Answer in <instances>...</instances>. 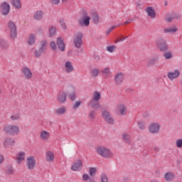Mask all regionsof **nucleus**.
I'll use <instances>...</instances> for the list:
<instances>
[{
	"label": "nucleus",
	"instance_id": "nucleus-62",
	"mask_svg": "<svg viewBox=\"0 0 182 182\" xmlns=\"http://www.w3.org/2000/svg\"><path fill=\"white\" fill-rule=\"evenodd\" d=\"M109 33H110V32H109V30L106 32V35H109Z\"/></svg>",
	"mask_w": 182,
	"mask_h": 182
},
{
	"label": "nucleus",
	"instance_id": "nucleus-5",
	"mask_svg": "<svg viewBox=\"0 0 182 182\" xmlns=\"http://www.w3.org/2000/svg\"><path fill=\"white\" fill-rule=\"evenodd\" d=\"M0 12L3 16H8L11 12V5L6 1H4L0 4Z\"/></svg>",
	"mask_w": 182,
	"mask_h": 182
},
{
	"label": "nucleus",
	"instance_id": "nucleus-61",
	"mask_svg": "<svg viewBox=\"0 0 182 182\" xmlns=\"http://www.w3.org/2000/svg\"><path fill=\"white\" fill-rule=\"evenodd\" d=\"M62 2H63V4H65V3H66V2H69V0H62Z\"/></svg>",
	"mask_w": 182,
	"mask_h": 182
},
{
	"label": "nucleus",
	"instance_id": "nucleus-24",
	"mask_svg": "<svg viewBox=\"0 0 182 182\" xmlns=\"http://www.w3.org/2000/svg\"><path fill=\"white\" fill-rule=\"evenodd\" d=\"M10 4H11L12 6L15 8V9H22V2L21 0H9Z\"/></svg>",
	"mask_w": 182,
	"mask_h": 182
},
{
	"label": "nucleus",
	"instance_id": "nucleus-57",
	"mask_svg": "<svg viewBox=\"0 0 182 182\" xmlns=\"http://www.w3.org/2000/svg\"><path fill=\"white\" fill-rule=\"evenodd\" d=\"M126 38L122 36L118 40L117 42H123V41H125Z\"/></svg>",
	"mask_w": 182,
	"mask_h": 182
},
{
	"label": "nucleus",
	"instance_id": "nucleus-33",
	"mask_svg": "<svg viewBox=\"0 0 182 182\" xmlns=\"http://www.w3.org/2000/svg\"><path fill=\"white\" fill-rule=\"evenodd\" d=\"M164 178L166 181H173V180L176 178V175L171 172H168L165 173Z\"/></svg>",
	"mask_w": 182,
	"mask_h": 182
},
{
	"label": "nucleus",
	"instance_id": "nucleus-60",
	"mask_svg": "<svg viewBox=\"0 0 182 182\" xmlns=\"http://www.w3.org/2000/svg\"><path fill=\"white\" fill-rule=\"evenodd\" d=\"M116 26H112L109 29V32H112V31H113V29H115Z\"/></svg>",
	"mask_w": 182,
	"mask_h": 182
},
{
	"label": "nucleus",
	"instance_id": "nucleus-34",
	"mask_svg": "<svg viewBox=\"0 0 182 182\" xmlns=\"http://www.w3.org/2000/svg\"><path fill=\"white\" fill-rule=\"evenodd\" d=\"M100 74V70L98 68H92L90 70V76L91 77H97Z\"/></svg>",
	"mask_w": 182,
	"mask_h": 182
},
{
	"label": "nucleus",
	"instance_id": "nucleus-31",
	"mask_svg": "<svg viewBox=\"0 0 182 182\" xmlns=\"http://www.w3.org/2000/svg\"><path fill=\"white\" fill-rule=\"evenodd\" d=\"M82 180L84 182H95V178H93L92 176H90V174L87 173H83L82 175Z\"/></svg>",
	"mask_w": 182,
	"mask_h": 182
},
{
	"label": "nucleus",
	"instance_id": "nucleus-14",
	"mask_svg": "<svg viewBox=\"0 0 182 182\" xmlns=\"http://www.w3.org/2000/svg\"><path fill=\"white\" fill-rule=\"evenodd\" d=\"M56 43H57V46H58V49L61 52H65V50H66V45L65 44L63 38L58 37Z\"/></svg>",
	"mask_w": 182,
	"mask_h": 182
},
{
	"label": "nucleus",
	"instance_id": "nucleus-18",
	"mask_svg": "<svg viewBox=\"0 0 182 182\" xmlns=\"http://www.w3.org/2000/svg\"><path fill=\"white\" fill-rule=\"evenodd\" d=\"M40 139L42 141H49L50 139V132L43 130L40 132Z\"/></svg>",
	"mask_w": 182,
	"mask_h": 182
},
{
	"label": "nucleus",
	"instance_id": "nucleus-25",
	"mask_svg": "<svg viewBox=\"0 0 182 182\" xmlns=\"http://www.w3.org/2000/svg\"><path fill=\"white\" fill-rule=\"evenodd\" d=\"M117 109L121 116H124L127 114V108L126 107V105L121 104L117 106Z\"/></svg>",
	"mask_w": 182,
	"mask_h": 182
},
{
	"label": "nucleus",
	"instance_id": "nucleus-10",
	"mask_svg": "<svg viewBox=\"0 0 182 182\" xmlns=\"http://www.w3.org/2000/svg\"><path fill=\"white\" fill-rule=\"evenodd\" d=\"M26 166L28 170H33L36 167V158L35 156H28L27 158Z\"/></svg>",
	"mask_w": 182,
	"mask_h": 182
},
{
	"label": "nucleus",
	"instance_id": "nucleus-50",
	"mask_svg": "<svg viewBox=\"0 0 182 182\" xmlns=\"http://www.w3.org/2000/svg\"><path fill=\"white\" fill-rule=\"evenodd\" d=\"M6 174H8L9 176L11 174H14V168H12V167L8 168L6 170Z\"/></svg>",
	"mask_w": 182,
	"mask_h": 182
},
{
	"label": "nucleus",
	"instance_id": "nucleus-2",
	"mask_svg": "<svg viewBox=\"0 0 182 182\" xmlns=\"http://www.w3.org/2000/svg\"><path fill=\"white\" fill-rule=\"evenodd\" d=\"M3 130L6 134H10V136H16L21 133V128L16 124H6Z\"/></svg>",
	"mask_w": 182,
	"mask_h": 182
},
{
	"label": "nucleus",
	"instance_id": "nucleus-52",
	"mask_svg": "<svg viewBox=\"0 0 182 182\" xmlns=\"http://www.w3.org/2000/svg\"><path fill=\"white\" fill-rule=\"evenodd\" d=\"M90 118L92 119V120H93V119H95V116H96V112L95 111H91L89 114Z\"/></svg>",
	"mask_w": 182,
	"mask_h": 182
},
{
	"label": "nucleus",
	"instance_id": "nucleus-40",
	"mask_svg": "<svg viewBox=\"0 0 182 182\" xmlns=\"http://www.w3.org/2000/svg\"><path fill=\"white\" fill-rule=\"evenodd\" d=\"M46 46H48V41H43L41 42V46L39 49L43 50L44 53L46 52Z\"/></svg>",
	"mask_w": 182,
	"mask_h": 182
},
{
	"label": "nucleus",
	"instance_id": "nucleus-59",
	"mask_svg": "<svg viewBox=\"0 0 182 182\" xmlns=\"http://www.w3.org/2000/svg\"><path fill=\"white\" fill-rule=\"evenodd\" d=\"M171 21H173V18L171 17L166 18V21L167 22H171Z\"/></svg>",
	"mask_w": 182,
	"mask_h": 182
},
{
	"label": "nucleus",
	"instance_id": "nucleus-26",
	"mask_svg": "<svg viewBox=\"0 0 182 182\" xmlns=\"http://www.w3.org/2000/svg\"><path fill=\"white\" fill-rule=\"evenodd\" d=\"M88 106L92 107V109H95V110H97V109H100V102H99V101L91 100V101L88 103Z\"/></svg>",
	"mask_w": 182,
	"mask_h": 182
},
{
	"label": "nucleus",
	"instance_id": "nucleus-9",
	"mask_svg": "<svg viewBox=\"0 0 182 182\" xmlns=\"http://www.w3.org/2000/svg\"><path fill=\"white\" fill-rule=\"evenodd\" d=\"M21 73H22L23 77H24V79H26V80H31V79H32L33 77L32 71L28 67L22 68Z\"/></svg>",
	"mask_w": 182,
	"mask_h": 182
},
{
	"label": "nucleus",
	"instance_id": "nucleus-45",
	"mask_svg": "<svg viewBox=\"0 0 182 182\" xmlns=\"http://www.w3.org/2000/svg\"><path fill=\"white\" fill-rule=\"evenodd\" d=\"M50 48L52 50H58V46H56V43L53 41H50Z\"/></svg>",
	"mask_w": 182,
	"mask_h": 182
},
{
	"label": "nucleus",
	"instance_id": "nucleus-37",
	"mask_svg": "<svg viewBox=\"0 0 182 182\" xmlns=\"http://www.w3.org/2000/svg\"><path fill=\"white\" fill-rule=\"evenodd\" d=\"M177 31H178L177 27L174 26V27H171L169 28H165L164 30V32H165V33H174L177 32Z\"/></svg>",
	"mask_w": 182,
	"mask_h": 182
},
{
	"label": "nucleus",
	"instance_id": "nucleus-19",
	"mask_svg": "<svg viewBox=\"0 0 182 182\" xmlns=\"http://www.w3.org/2000/svg\"><path fill=\"white\" fill-rule=\"evenodd\" d=\"M64 68L66 73H72V72L75 71V67L73 66V63L69 60L65 61Z\"/></svg>",
	"mask_w": 182,
	"mask_h": 182
},
{
	"label": "nucleus",
	"instance_id": "nucleus-47",
	"mask_svg": "<svg viewBox=\"0 0 182 182\" xmlns=\"http://www.w3.org/2000/svg\"><path fill=\"white\" fill-rule=\"evenodd\" d=\"M68 97H69L70 100L75 102V100H76V93L75 92L70 93L68 95Z\"/></svg>",
	"mask_w": 182,
	"mask_h": 182
},
{
	"label": "nucleus",
	"instance_id": "nucleus-51",
	"mask_svg": "<svg viewBox=\"0 0 182 182\" xmlns=\"http://www.w3.org/2000/svg\"><path fill=\"white\" fill-rule=\"evenodd\" d=\"M176 147H178V149H181L182 147V139H178L176 141Z\"/></svg>",
	"mask_w": 182,
	"mask_h": 182
},
{
	"label": "nucleus",
	"instance_id": "nucleus-22",
	"mask_svg": "<svg viewBox=\"0 0 182 182\" xmlns=\"http://www.w3.org/2000/svg\"><path fill=\"white\" fill-rule=\"evenodd\" d=\"M46 160L48 163H52L55 160V154L52 151H48L46 153Z\"/></svg>",
	"mask_w": 182,
	"mask_h": 182
},
{
	"label": "nucleus",
	"instance_id": "nucleus-28",
	"mask_svg": "<svg viewBox=\"0 0 182 182\" xmlns=\"http://www.w3.org/2000/svg\"><path fill=\"white\" fill-rule=\"evenodd\" d=\"M9 48V43L5 39H0V48L6 50Z\"/></svg>",
	"mask_w": 182,
	"mask_h": 182
},
{
	"label": "nucleus",
	"instance_id": "nucleus-41",
	"mask_svg": "<svg viewBox=\"0 0 182 182\" xmlns=\"http://www.w3.org/2000/svg\"><path fill=\"white\" fill-rule=\"evenodd\" d=\"M56 33V27L55 26H51L50 28H49V36L50 38H52V36H54Z\"/></svg>",
	"mask_w": 182,
	"mask_h": 182
},
{
	"label": "nucleus",
	"instance_id": "nucleus-15",
	"mask_svg": "<svg viewBox=\"0 0 182 182\" xmlns=\"http://www.w3.org/2000/svg\"><path fill=\"white\" fill-rule=\"evenodd\" d=\"M26 158V153L23 151H19L16 156V161L17 164H21V163H23L25 159Z\"/></svg>",
	"mask_w": 182,
	"mask_h": 182
},
{
	"label": "nucleus",
	"instance_id": "nucleus-8",
	"mask_svg": "<svg viewBox=\"0 0 182 182\" xmlns=\"http://www.w3.org/2000/svg\"><path fill=\"white\" fill-rule=\"evenodd\" d=\"M82 38L83 34H82V33H77L74 36V45L77 49H80V47L83 43V41H82Z\"/></svg>",
	"mask_w": 182,
	"mask_h": 182
},
{
	"label": "nucleus",
	"instance_id": "nucleus-21",
	"mask_svg": "<svg viewBox=\"0 0 182 182\" xmlns=\"http://www.w3.org/2000/svg\"><path fill=\"white\" fill-rule=\"evenodd\" d=\"M100 99H102V92L97 90L94 91L92 95L91 100H94L95 102H100Z\"/></svg>",
	"mask_w": 182,
	"mask_h": 182
},
{
	"label": "nucleus",
	"instance_id": "nucleus-27",
	"mask_svg": "<svg viewBox=\"0 0 182 182\" xmlns=\"http://www.w3.org/2000/svg\"><path fill=\"white\" fill-rule=\"evenodd\" d=\"M36 42V36L35 34H31L28 36V38L27 41L28 45H29L30 46H32L35 45Z\"/></svg>",
	"mask_w": 182,
	"mask_h": 182
},
{
	"label": "nucleus",
	"instance_id": "nucleus-49",
	"mask_svg": "<svg viewBox=\"0 0 182 182\" xmlns=\"http://www.w3.org/2000/svg\"><path fill=\"white\" fill-rule=\"evenodd\" d=\"M101 181L102 182H109V178H107V176H106V174H102L101 176Z\"/></svg>",
	"mask_w": 182,
	"mask_h": 182
},
{
	"label": "nucleus",
	"instance_id": "nucleus-35",
	"mask_svg": "<svg viewBox=\"0 0 182 182\" xmlns=\"http://www.w3.org/2000/svg\"><path fill=\"white\" fill-rule=\"evenodd\" d=\"M122 140H124V143H127V144H130V143H132V137H130L129 134H123Z\"/></svg>",
	"mask_w": 182,
	"mask_h": 182
},
{
	"label": "nucleus",
	"instance_id": "nucleus-42",
	"mask_svg": "<svg viewBox=\"0 0 182 182\" xmlns=\"http://www.w3.org/2000/svg\"><path fill=\"white\" fill-rule=\"evenodd\" d=\"M164 58L166 60L171 59L173 58V53L171 51H166L164 53Z\"/></svg>",
	"mask_w": 182,
	"mask_h": 182
},
{
	"label": "nucleus",
	"instance_id": "nucleus-3",
	"mask_svg": "<svg viewBox=\"0 0 182 182\" xmlns=\"http://www.w3.org/2000/svg\"><path fill=\"white\" fill-rule=\"evenodd\" d=\"M78 25L89 28L90 25V16L87 14V11H83L82 17L78 20Z\"/></svg>",
	"mask_w": 182,
	"mask_h": 182
},
{
	"label": "nucleus",
	"instance_id": "nucleus-6",
	"mask_svg": "<svg viewBox=\"0 0 182 182\" xmlns=\"http://www.w3.org/2000/svg\"><path fill=\"white\" fill-rule=\"evenodd\" d=\"M102 117L108 124H114V118L112 116V114L107 110H104L102 112Z\"/></svg>",
	"mask_w": 182,
	"mask_h": 182
},
{
	"label": "nucleus",
	"instance_id": "nucleus-44",
	"mask_svg": "<svg viewBox=\"0 0 182 182\" xmlns=\"http://www.w3.org/2000/svg\"><path fill=\"white\" fill-rule=\"evenodd\" d=\"M43 53H45V51H43L39 48L38 50H35L34 55L36 58H41V55H43Z\"/></svg>",
	"mask_w": 182,
	"mask_h": 182
},
{
	"label": "nucleus",
	"instance_id": "nucleus-43",
	"mask_svg": "<svg viewBox=\"0 0 182 182\" xmlns=\"http://www.w3.org/2000/svg\"><path fill=\"white\" fill-rule=\"evenodd\" d=\"M137 124L140 130H144L146 129V123L143 121H138Z\"/></svg>",
	"mask_w": 182,
	"mask_h": 182
},
{
	"label": "nucleus",
	"instance_id": "nucleus-38",
	"mask_svg": "<svg viewBox=\"0 0 182 182\" xmlns=\"http://www.w3.org/2000/svg\"><path fill=\"white\" fill-rule=\"evenodd\" d=\"M159 55H156L155 57L149 60L148 62L149 66H153V65H156V63H157V61L159 60Z\"/></svg>",
	"mask_w": 182,
	"mask_h": 182
},
{
	"label": "nucleus",
	"instance_id": "nucleus-20",
	"mask_svg": "<svg viewBox=\"0 0 182 182\" xmlns=\"http://www.w3.org/2000/svg\"><path fill=\"white\" fill-rule=\"evenodd\" d=\"M146 12L148 16L151 19H154V18H156V11L154 10V8L149 6L146 9Z\"/></svg>",
	"mask_w": 182,
	"mask_h": 182
},
{
	"label": "nucleus",
	"instance_id": "nucleus-13",
	"mask_svg": "<svg viewBox=\"0 0 182 182\" xmlns=\"http://www.w3.org/2000/svg\"><path fill=\"white\" fill-rule=\"evenodd\" d=\"M83 168V161L82 159H78L71 166V170L73 171H80Z\"/></svg>",
	"mask_w": 182,
	"mask_h": 182
},
{
	"label": "nucleus",
	"instance_id": "nucleus-17",
	"mask_svg": "<svg viewBox=\"0 0 182 182\" xmlns=\"http://www.w3.org/2000/svg\"><path fill=\"white\" fill-rule=\"evenodd\" d=\"M114 80L116 85H122L124 82V74L123 73H118L115 75Z\"/></svg>",
	"mask_w": 182,
	"mask_h": 182
},
{
	"label": "nucleus",
	"instance_id": "nucleus-54",
	"mask_svg": "<svg viewBox=\"0 0 182 182\" xmlns=\"http://www.w3.org/2000/svg\"><path fill=\"white\" fill-rule=\"evenodd\" d=\"M50 4L52 5H58L60 4V0H50Z\"/></svg>",
	"mask_w": 182,
	"mask_h": 182
},
{
	"label": "nucleus",
	"instance_id": "nucleus-1",
	"mask_svg": "<svg viewBox=\"0 0 182 182\" xmlns=\"http://www.w3.org/2000/svg\"><path fill=\"white\" fill-rule=\"evenodd\" d=\"M95 152L98 156L102 157V159H113L114 154L112 150L106 146H97L95 148Z\"/></svg>",
	"mask_w": 182,
	"mask_h": 182
},
{
	"label": "nucleus",
	"instance_id": "nucleus-30",
	"mask_svg": "<svg viewBox=\"0 0 182 182\" xmlns=\"http://www.w3.org/2000/svg\"><path fill=\"white\" fill-rule=\"evenodd\" d=\"M55 114H58V116H62L66 113V107L62 106L58 108H57L55 110Z\"/></svg>",
	"mask_w": 182,
	"mask_h": 182
},
{
	"label": "nucleus",
	"instance_id": "nucleus-11",
	"mask_svg": "<svg viewBox=\"0 0 182 182\" xmlns=\"http://www.w3.org/2000/svg\"><path fill=\"white\" fill-rule=\"evenodd\" d=\"M15 144H16V140L12 136H6L3 143L4 149H8L9 146H15Z\"/></svg>",
	"mask_w": 182,
	"mask_h": 182
},
{
	"label": "nucleus",
	"instance_id": "nucleus-55",
	"mask_svg": "<svg viewBox=\"0 0 182 182\" xmlns=\"http://www.w3.org/2000/svg\"><path fill=\"white\" fill-rule=\"evenodd\" d=\"M93 21L95 23H97V22H99V16L97 15L94 16Z\"/></svg>",
	"mask_w": 182,
	"mask_h": 182
},
{
	"label": "nucleus",
	"instance_id": "nucleus-23",
	"mask_svg": "<svg viewBox=\"0 0 182 182\" xmlns=\"http://www.w3.org/2000/svg\"><path fill=\"white\" fill-rule=\"evenodd\" d=\"M45 13L41 10H38L34 13L33 19L36 21H42L43 19V16Z\"/></svg>",
	"mask_w": 182,
	"mask_h": 182
},
{
	"label": "nucleus",
	"instance_id": "nucleus-4",
	"mask_svg": "<svg viewBox=\"0 0 182 182\" xmlns=\"http://www.w3.org/2000/svg\"><path fill=\"white\" fill-rule=\"evenodd\" d=\"M7 26L10 32V38L11 39H15L18 35L16 31V24H15V22L11 21L8 22Z\"/></svg>",
	"mask_w": 182,
	"mask_h": 182
},
{
	"label": "nucleus",
	"instance_id": "nucleus-53",
	"mask_svg": "<svg viewBox=\"0 0 182 182\" xmlns=\"http://www.w3.org/2000/svg\"><path fill=\"white\" fill-rule=\"evenodd\" d=\"M10 119H11L13 121L19 120L20 117H19V115H11L10 117Z\"/></svg>",
	"mask_w": 182,
	"mask_h": 182
},
{
	"label": "nucleus",
	"instance_id": "nucleus-58",
	"mask_svg": "<svg viewBox=\"0 0 182 182\" xmlns=\"http://www.w3.org/2000/svg\"><path fill=\"white\" fill-rule=\"evenodd\" d=\"M133 22L132 19H129L127 21H125L124 25H127V23H132Z\"/></svg>",
	"mask_w": 182,
	"mask_h": 182
},
{
	"label": "nucleus",
	"instance_id": "nucleus-16",
	"mask_svg": "<svg viewBox=\"0 0 182 182\" xmlns=\"http://www.w3.org/2000/svg\"><path fill=\"white\" fill-rule=\"evenodd\" d=\"M179 76H180V70H178L171 71L167 74L168 79H169V80H171V81L176 80V79H178Z\"/></svg>",
	"mask_w": 182,
	"mask_h": 182
},
{
	"label": "nucleus",
	"instance_id": "nucleus-32",
	"mask_svg": "<svg viewBox=\"0 0 182 182\" xmlns=\"http://www.w3.org/2000/svg\"><path fill=\"white\" fill-rule=\"evenodd\" d=\"M102 73L105 79H109L112 76V71L109 68H105L102 70Z\"/></svg>",
	"mask_w": 182,
	"mask_h": 182
},
{
	"label": "nucleus",
	"instance_id": "nucleus-29",
	"mask_svg": "<svg viewBox=\"0 0 182 182\" xmlns=\"http://www.w3.org/2000/svg\"><path fill=\"white\" fill-rule=\"evenodd\" d=\"M157 48L161 50V52H165L168 49L167 44L165 43V41L159 42L156 44Z\"/></svg>",
	"mask_w": 182,
	"mask_h": 182
},
{
	"label": "nucleus",
	"instance_id": "nucleus-56",
	"mask_svg": "<svg viewBox=\"0 0 182 182\" xmlns=\"http://www.w3.org/2000/svg\"><path fill=\"white\" fill-rule=\"evenodd\" d=\"M4 163V156L0 154V166Z\"/></svg>",
	"mask_w": 182,
	"mask_h": 182
},
{
	"label": "nucleus",
	"instance_id": "nucleus-46",
	"mask_svg": "<svg viewBox=\"0 0 182 182\" xmlns=\"http://www.w3.org/2000/svg\"><path fill=\"white\" fill-rule=\"evenodd\" d=\"M59 23H60L62 29H64V30L68 29V26H66V23H65V20L60 19L59 21Z\"/></svg>",
	"mask_w": 182,
	"mask_h": 182
},
{
	"label": "nucleus",
	"instance_id": "nucleus-39",
	"mask_svg": "<svg viewBox=\"0 0 182 182\" xmlns=\"http://www.w3.org/2000/svg\"><path fill=\"white\" fill-rule=\"evenodd\" d=\"M116 49H117V47L114 45L108 46L106 47V50L107 52H109V53H113V52L116 51Z\"/></svg>",
	"mask_w": 182,
	"mask_h": 182
},
{
	"label": "nucleus",
	"instance_id": "nucleus-48",
	"mask_svg": "<svg viewBox=\"0 0 182 182\" xmlns=\"http://www.w3.org/2000/svg\"><path fill=\"white\" fill-rule=\"evenodd\" d=\"M81 105H82V102H81L80 100H77V101H76V102L74 103V105H73V109H78L79 107H80Z\"/></svg>",
	"mask_w": 182,
	"mask_h": 182
},
{
	"label": "nucleus",
	"instance_id": "nucleus-36",
	"mask_svg": "<svg viewBox=\"0 0 182 182\" xmlns=\"http://www.w3.org/2000/svg\"><path fill=\"white\" fill-rule=\"evenodd\" d=\"M88 173H89L90 177H92L93 178V177H95V176H96V173H97V168L90 167L89 168Z\"/></svg>",
	"mask_w": 182,
	"mask_h": 182
},
{
	"label": "nucleus",
	"instance_id": "nucleus-12",
	"mask_svg": "<svg viewBox=\"0 0 182 182\" xmlns=\"http://www.w3.org/2000/svg\"><path fill=\"white\" fill-rule=\"evenodd\" d=\"M67 97H68V94H66L65 92L61 91L57 95L55 100L58 103L63 104V103H66Z\"/></svg>",
	"mask_w": 182,
	"mask_h": 182
},
{
	"label": "nucleus",
	"instance_id": "nucleus-7",
	"mask_svg": "<svg viewBox=\"0 0 182 182\" xmlns=\"http://www.w3.org/2000/svg\"><path fill=\"white\" fill-rule=\"evenodd\" d=\"M160 129H161V125H160V123L159 122H152L148 127V130L151 134H156V133L160 132Z\"/></svg>",
	"mask_w": 182,
	"mask_h": 182
}]
</instances>
